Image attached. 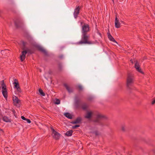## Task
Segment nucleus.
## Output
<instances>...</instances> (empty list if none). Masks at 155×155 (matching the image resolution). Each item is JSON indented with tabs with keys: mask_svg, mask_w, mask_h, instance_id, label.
I'll list each match as a JSON object with an SVG mask.
<instances>
[{
	"mask_svg": "<svg viewBox=\"0 0 155 155\" xmlns=\"http://www.w3.org/2000/svg\"><path fill=\"white\" fill-rule=\"evenodd\" d=\"M78 87L79 91H81L82 90L83 88L81 85H79L78 86Z\"/></svg>",
	"mask_w": 155,
	"mask_h": 155,
	"instance_id": "393cba45",
	"label": "nucleus"
},
{
	"mask_svg": "<svg viewBox=\"0 0 155 155\" xmlns=\"http://www.w3.org/2000/svg\"><path fill=\"white\" fill-rule=\"evenodd\" d=\"M73 132V131L72 130L67 131L65 134V135L68 137L71 136L72 135Z\"/></svg>",
	"mask_w": 155,
	"mask_h": 155,
	"instance_id": "a211bd4d",
	"label": "nucleus"
},
{
	"mask_svg": "<svg viewBox=\"0 0 155 155\" xmlns=\"http://www.w3.org/2000/svg\"><path fill=\"white\" fill-rule=\"evenodd\" d=\"M88 100H91V98H88Z\"/></svg>",
	"mask_w": 155,
	"mask_h": 155,
	"instance_id": "c9c22d12",
	"label": "nucleus"
},
{
	"mask_svg": "<svg viewBox=\"0 0 155 155\" xmlns=\"http://www.w3.org/2000/svg\"><path fill=\"white\" fill-rule=\"evenodd\" d=\"M134 78L133 75L131 74H128L127 80V86L129 88H130V86L134 83Z\"/></svg>",
	"mask_w": 155,
	"mask_h": 155,
	"instance_id": "7ed1b4c3",
	"label": "nucleus"
},
{
	"mask_svg": "<svg viewBox=\"0 0 155 155\" xmlns=\"http://www.w3.org/2000/svg\"><path fill=\"white\" fill-rule=\"evenodd\" d=\"M21 118L24 120H26V119L23 116H21Z\"/></svg>",
	"mask_w": 155,
	"mask_h": 155,
	"instance_id": "c756f323",
	"label": "nucleus"
},
{
	"mask_svg": "<svg viewBox=\"0 0 155 155\" xmlns=\"http://www.w3.org/2000/svg\"><path fill=\"white\" fill-rule=\"evenodd\" d=\"M58 57L59 58L61 59L63 58V56L62 55H60Z\"/></svg>",
	"mask_w": 155,
	"mask_h": 155,
	"instance_id": "2f4dec72",
	"label": "nucleus"
},
{
	"mask_svg": "<svg viewBox=\"0 0 155 155\" xmlns=\"http://www.w3.org/2000/svg\"><path fill=\"white\" fill-rule=\"evenodd\" d=\"M26 120L28 123H30L31 122V121L29 119H26Z\"/></svg>",
	"mask_w": 155,
	"mask_h": 155,
	"instance_id": "c85d7f7f",
	"label": "nucleus"
},
{
	"mask_svg": "<svg viewBox=\"0 0 155 155\" xmlns=\"http://www.w3.org/2000/svg\"><path fill=\"white\" fill-rule=\"evenodd\" d=\"M58 67L59 70L61 71L62 69V66L61 64H58Z\"/></svg>",
	"mask_w": 155,
	"mask_h": 155,
	"instance_id": "a878e982",
	"label": "nucleus"
},
{
	"mask_svg": "<svg viewBox=\"0 0 155 155\" xmlns=\"http://www.w3.org/2000/svg\"><path fill=\"white\" fill-rule=\"evenodd\" d=\"M64 85L66 88L67 90L69 93H70L73 92L72 89H71L69 86H68L66 84H64Z\"/></svg>",
	"mask_w": 155,
	"mask_h": 155,
	"instance_id": "f3484780",
	"label": "nucleus"
},
{
	"mask_svg": "<svg viewBox=\"0 0 155 155\" xmlns=\"http://www.w3.org/2000/svg\"><path fill=\"white\" fill-rule=\"evenodd\" d=\"M130 61L131 63H132V64H133V61L132 60H130Z\"/></svg>",
	"mask_w": 155,
	"mask_h": 155,
	"instance_id": "f704fd0d",
	"label": "nucleus"
},
{
	"mask_svg": "<svg viewBox=\"0 0 155 155\" xmlns=\"http://www.w3.org/2000/svg\"><path fill=\"white\" fill-rule=\"evenodd\" d=\"M93 114L92 111H87L84 116L85 118L90 119L91 118ZM94 115L95 116L94 119L92 120V122L95 126L99 125L101 127L104 126H107L108 124L103 121L104 120L107 119V117L105 115L100 113L96 111L94 114Z\"/></svg>",
	"mask_w": 155,
	"mask_h": 155,
	"instance_id": "f257e3e1",
	"label": "nucleus"
},
{
	"mask_svg": "<svg viewBox=\"0 0 155 155\" xmlns=\"http://www.w3.org/2000/svg\"><path fill=\"white\" fill-rule=\"evenodd\" d=\"M90 31V27L88 24L84 23L82 26L81 29V39L78 42L79 44H91L92 43V41L89 40L90 36L88 33Z\"/></svg>",
	"mask_w": 155,
	"mask_h": 155,
	"instance_id": "f03ea898",
	"label": "nucleus"
},
{
	"mask_svg": "<svg viewBox=\"0 0 155 155\" xmlns=\"http://www.w3.org/2000/svg\"><path fill=\"white\" fill-rule=\"evenodd\" d=\"M121 130L123 132H125V128L124 126H122L121 127Z\"/></svg>",
	"mask_w": 155,
	"mask_h": 155,
	"instance_id": "bb28decb",
	"label": "nucleus"
},
{
	"mask_svg": "<svg viewBox=\"0 0 155 155\" xmlns=\"http://www.w3.org/2000/svg\"><path fill=\"white\" fill-rule=\"evenodd\" d=\"M80 8L79 6H78L75 9L74 11V17L75 18H77L78 17V15L79 13Z\"/></svg>",
	"mask_w": 155,
	"mask_h": 155,
	"instance_id": "6e6552de",
	"label": "nucleus"
},
{
	"mask_svg": "<svg viewBox=\"0 0 155 155\" xmlns=\"http://www.w3.org/2000/svg\"><path fill=\"white\" fill-rule=\"evenodd\" d=\"M117 15H116L115 20V25L116 28H118L120 27V23L118 19L117 18Z\"/></svg>",
	"mask_w": 155,
	"mask_h": 155,
	"instance_id": "1a4fd4ad",
	"label": "nucleus"
},
{
	"mask_svg": "<svg viewBox=\"0 0 155 155\" xmlns=\"http://www.w3.org/2000/svg\"><path fill=\"white\" fill-rule=\"evenodd\" d=\"M107 35L108 37V38L110 41L114 42H116L117 43L116 41L115 40L114 38L110 34L109 32H108L107 33Z\"/></svg>",
	"mask_w": 155,
	"mask_h": 155,
	"instance_id": "f8f14e48",
	"label": "nucleus"
},
{
	"mask_svg": "<svg viewBox=\"0 0 155 155\" xmlns=\"http://www.w3.org/2000/svg\"><path fill=\"white\" fill-rule=\"evenodd\" d=\"M65 116L68 118L70 119H72V117L71 115L68 113H66L64 114Z\"/></svg>",
	"mask_w": 155,
	"mask_h": 155,
	"instance_id": "6ab92c4d",
	"label": "nucleus"
},
{
	"mask_svg": "<svg viewBox=\"0 0 155 155\" xmlns=\"http://www.w3.org/2000/svg\"><path fill=\"white\" fill-rule=\"evenodd\" d=\"M1 85L2 86V92L3 96L5 98H7V92L6 88V86L5 84L3 81H1Z\"/></svg>",
	"mask_w": 155,
	"mask_h": 155,
	"instance_id": "39448f33",
	"label": "nucleus"
},
{
	"mask_svg": "<svg viewBox=\"0 0 155 155\" xmlns=\"http://www.w3.org/2000/svg\"><path fill=\"white\" fill-rule=\"evenodd\" d=\"M39 92L40 95L42 96H45V94L43 92V91L41 89H39Z\"/></svg>",
	"mask_w": 155,
	"mask_h": 155,
	"instance_id": "412c9836",
	"label": "nucleus"
},
{
	"mask_svg": "<svg viewBox=\"0 0 155 155\" xmlns=\"http://www.w3.org/2000/svg\"><path fill=\"white\" fill-rule=\"evenodd\" d=\"M3 120L6 122H11V119L8 117L4 116L2 118Z\"/></svg>",
	"mask_w": 155,
	"mask_h": 155,
	"instance_id": "2eb2a0df",
	"label": "nucleus"
},
{
	"mask_svg": "<svg viewBox=\"0 0 155 155\" xmlns=\"http://www.w3.org/2000/svg\"><path fill=\"white\" fill-rule=\"evenodd\" d=\"M13 113H14L15 112V110H13Z\"/></svg>",
	"mask_w": 155,
	"mask_h": 155,
	"instance_id": "e433bc0d",
	"label": "nucleus"
},
{
	"mask_svg": "<svg viewBox=\"0 0 155 155\" xmlns=\"http://www.w3.org/2000/svg\"><path fill=\"white\" fill-rule=\"evenodd\" d=\"M80 100L78 99H76L75 101V106L77 109L79 108L80 107Z\"/></svg>",
	"mask_w": 155,
	"mask_h": 155,
	"instance_id": "ddd939ff",
	"label": "nucleus"
},
{
	"mask_svg": "<svg viewBox=\"0 0 155 155\" xmlns=\"http://www.w3.org/2000/svg\"><path fill=\"white\" fill-rule=\"evenodd\" d=\"M3 51H1L2 53Z\"/></svg>",
	"mask_w": 155,
	"mask_h": 155,
	"instance_id": "4c0bfd02",
	"label": "nucleus"
},
{
	"mask_svg": "<svg viewBox=\"0 0 155 155\" xmlns=\"http://www.w3.org/2000/svg\"><path fill=\"white\" fill-rule=\"evenodd\" d=\"M120 21L121 23L125 24V23L124 21Z\"/></svg>",
	"mask_w": 155,
	"mask_h": 155,
	"instance_id": "473e14b6",
	"label": "nucleus"
},
{
	"mask_svg": "<svg viewBox=\"0 0 155 155\" xmlns=\"http://www.w3.org/2000/svg\"><path fill=\"white\" fill-rule=\"evenodd\" d=\"M38 49L40 51L44 53H45L46 52L45 50L41 46H38Z\"/></svg>",
	"mask_w": 155,
	"mask_h": 155,
	"instance_id": "aec40b11",
	"label": "nucleus"
},
{
	"mask_svg": "<svg viewBox=\"0 0 155 155\" xmlns=\"http://www.w3.org/2000/svg\"><path fill=\"white\" fill-rule=\"evenodd\" d=\"M82 119L81 117H78L76 120L74 121H72L71 122V123L72 124H77L80 123Z\"/></svg>",
	"mask_w": 155,
	"mask_h": 155,
	"instance_id": "9b49d317",
	"label": "nucleus"
},
{
	"mask_svg": "<svg viewBox=\"0 0 155 155\" xmlns=\"http://www.w3.org/2000/svg\"><path fill=\"white\" fill-rule=\"evenodd\" d=\"M15 90L17 92L18 94L19 93H20L21 92V90L20 88V87H18V88H17L15 89Z\"/></svg>",
	"mask_w": 155,
	"mask_h": 155,
	"instance_id": "4be33fe9",
	"label": "nucleus"
},
{
	"mask_svg": "<svg viewBox=\"0 0 155 155\" xmlns=\"http://www.w3.org/2000/svg\"><path fill=\"white\" fill-rule=\"evenodd\" d=\"M60 100L58 99H56V100L54 102V103L55 104H60Z\"/></svg>",
	"mask_w": 155,
	"mask_h": 155,
	"instance_id": "5701e85b",
	"label": "nucleus"
},
{
	"mask_svg": "<svg viewBox=\"0 0 155 155\" xmlns=\"http://www.w3.org/2000/svg\"><path fill=\"white\" fill-rule=\"evenodd\" d=\"M80 125H76L74 126H73L72 127V128L74 129H76L77 127H80Z\"/></svg>",
	"mask_w": 155,
	"mask_h": 155,
	"instance_id": "cd10ccee",
	"label": "nucleus"
},
{
	"mask_svg": "<svg viewBox=\"0 0 155 155\" xmlns=\"http://www.w3.org/2000/svg\"><path fill=\"white\" fill-rule=\"evenodd\" d=\"M51 125V126H50V127L51 131H52V136L53 138L56 140L59 139L60 137V134L54 130Z\"/></svg>",
	"mask_w": 155,
	"mask_h": 155,
	"instance_id": "20e7f679",
	"label": "nucleus"
},
{
	"mask_svg": "<svg viewBox=\"0 0 155 155\" xmlns=\"http://www.w3.org/2000/svg\"><path fill=\"white\" fill-rule=\"evenodd\" d=\"M13 100L15 104H18L19 102V100L18 99V97L15 96L13 97Z\"/></svg>",
	"mask_w": 155,
	"mask_h": 155,
	"instance_id": "dca6fc26",
	"label": "nucleus"
},
{
	"mask_svg": "<svg viewBox=\"0 0 155 155\" xmlns=\"http://www.w3.org/2000/svg\"><path fill=\"white\" fill-rule=\"evenodd\" d=\"M84 23L83 22L81 21V25H82L83 24L84 25Z\"/></svg>",
	"mask_w": 155,
	"mask_h": 155,
	"instance_id": "72a5a7b5",
	"label": "nucleus"
},
{
	"mask_svg": "<svg viewBox=\"0 0 155 155\" xmlns=\"http://www.w3.org/2000/svg\"><path fill=\"white\" fill-rule=\"evenodd\" d=\"M88 107V104L86 103H83L81 105V108L84 110H86Z\"/></svg>",
	"mask_w": 155,
	"mask_h": 155,
	"instance_id": "9d476101",
	"label": "nucleus"
},
{
	"mask_svg": "<svg viewBox=\"0 0 155 155\" xmlns=\"http://www.w3.org/2000/svg\"><path fill=\"white\" fill-rule=\"evenodd\" d=\"M155 104V99L153 100L152 102V104Z\"/></svg>",
	"mask_w": 155,
	"mask_h": 155,
	"instance_id": "7c9ffc66",
	"label": "nucleus"
},
{
	"mask_svg": "<svg viewBox=\"0 0 155 155\" xmlns=\"http://www.w3.org/2000/svg\"><path fill=\"white\" fill-rule=\"evenodd\" d=\"M13 84L14 85L15 89L20 87L18 81L16 79L15 80V81L13 83Z\"/></svg>",
	"mask_w": 155,
	"mask_h": 155,
	"instance_id": "4468645a",
	"label": "nucleus"
},
{
	"mask_svg": "<svg viewBox=\"0 0 155 155\" xmlns=\"http://www.w3.org/2000/svg\"><path fill=\"white\" fill-rule=\"evenodd\" d=\"M93 133L96 136L99 135L100 134L99 133L97 130H96L93 132Z\"/></svg>",
	"mask_w": 155,
	"mask_h": 155,
	"instance_id": "b1692460",
	"label": "nucleus"
},
{
	"mask_svg": "<svg viewBox=\"0 0 155 155\" xmlns=\"http://www.w3.org/2000/svg\"><path fill=\"white\" fill-rule=\"evenodd\" d=\"M27 53L31 54L32 53L29 49H27L26 50L22 52L20 56V58L21 61H23L25 59V55Z\"/></svg>",
	"mask_w": 155,
	"mask_h": 155,
	"instance_id": "423d86ee",
	"label": "nucleus"
},
{
	"mask_svg": "<svg viewBox=\"0 0 155 155\" xmlns=\"http://www.w3.org/2000/svg\"><path fill=\"white\" fill-rule=\"evenodd\" d=\"M134 66L137 71L141 74H143V73L141 70L138 61H136L135 64Z\"/></svg>",
	"mask_w": 155,
	"mask_h": 155,
	"instance_id": "0eeeda50",
	"label": "nucleus"
}]
</instances>
